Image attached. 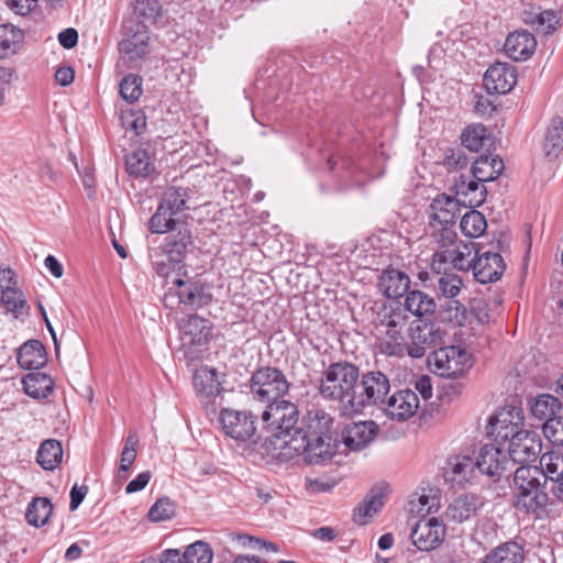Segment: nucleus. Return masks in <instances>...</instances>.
<instances>
[{
	"label": "nucleus",
	"instance_id": "nucleus-1",
	"mask_svg": "<svg viewBox=\"0 0 563 563\" xmlns=\"http://www.w3.org/2000/svg\"><path fill=\"white\" fill-rule=\"evenodd\" d=\"M523 415L519 408L505 407L488 423V434L506 446L509 464L528 465L541 452V440L536 432L525 430Z\"/></svg>",
	"mask_w": 563,
	"mask_h": 563
},
{
	"label": "nucleus",
	"instance_id": "nucleus-2",
	"mask_svg": "<svg viewBox=\"0 0 563 563\" xmlns=\"http://www.w3.org/2000/svg\"><path fill=\"white\" fill-rule=\"evenodd\" d=\"M360 369L356 365L340 361L330 364L322 373L319 393L327 399L336 401L344 415H353Z\"/></svg>",
	"mask_w": 563,
	"mask_h": 563
},
{
	"label": "nucleus",
	"instance_id": "nucleus-3",
	"mask_svg": "<svg viewBox=\"0 0 563 563\" xmlns=\"http://www.w3.org/2000/svg\"><path fill=\"white\" fill-rule=\"evenodd\" d=\"M265 429L275 438L283 439L286 446H290L292 438L300 431L299 410L288 400L275 401L266 406L262 415Z\"/></svg>",
	"mask_w": 563,
	"mask_h": 563
},
{
	"label": "nucleus",
	"instance_id": "nucleus-4",
	"mask_svg": "<svg viewBox=\"0 0 563 563\" xmlns=\"http://www.w3.org/2000/svg\"><path fill=\"white\" fill-rule=\"evenodd\" d=\"M460 200L445 194L437 195L429 206V234L434 242L451 243L456 238L455 223L461 211Z\"/></svg>",
	"mask_w": 563,
	"mask_h": 563
},
{
	"label": "nucleus",
	"instance_id": "nucleus-5",
	"mask_svg": "<svg viewBox=\"0 0 563 563\" xmlns=\"http://www.w3.org/2000/svg\"><path fill=\"white\" fill-rule=\"evenodd\" d=\"M288 389L289 383L285 374L275 367H261L252 374L250 379L253 399L267 405L283 400L282 397Z\"/></svg>",
	"mask_w": 563,
	"mask_h": 563
},
{
	"label": "nucleus",
	"instance_id": "nucleus-6",
	"mask_svg": "<svg viewBox=\"0 0 563 563\" xmlns=\"http://www.w3.org/2000/svg\"><path fill=\"white\" fill-rule=\"evenodd\" d=\"M409 317L401 307L390 308L380 319L385 336L380 339V351L389 356L401 355L405 351V332L408 333Z\"/></svg>",
	"mask_w": 563,
	"mask_h": 563
},
{
	"label": "nucleus",
	"instance_id": "nucleus-7",
	"mask_svg": "<svg viewBox=\"0 0 563 563\" xmlns=\"http://www.w3.org/2000/svg\"><path fill=\"white\" fill-rule=\"evenodd\" d=\"M121 59L125 64H136L151 52V36L144 22L129 19L123 22V38L119 43Z\"/></svg>",
	"mask_w": 563,
	"mask_h": 563
},
{
	"label": "nucleus",
	"instance_id": "nucleus-8",
	"mask_svg": "<svg viewBox=\"0 0 563 563\" xmlns=\"http://www.w3.org/2000/svg\"><path fill=\"white\" fill-rule=\"evenodd\" d=\"M389 390L390 382L386 374L380 371L364 373L357 383L353 415L362 412L366 407L376 406L382 408Z\"/></svg>",
	"mask_w": 563,
	"mask_h": 563
},
{
	"label": "nucleus",
	"instance_id": "nucleus-9",
	"mask_svg": "<svg viewBox=\"0 0 563 563\" xmlns=\"http://www.w3.org/2000/svg\"><path fill=\"white\" fill-rule=\"evenodd\" d=\"M439 250L434 252L431 262L433 272L441 274L452 266L457 271H468L471 268V257L475 251L473 242L457 241V236L451 243L435 242Z\"/></svg>",
	"mask_w": 563,
	"mask_h": 563
},
{
	"label": "nucleus",
	"instance_id": "nucleus-10",
	"mask_svg": "<svg viewBox=\"0 0 563 563\" xmlns=\"http://www.w3.org/2000/svg\"><path fill=\"white\" fill-rule=\"evenodd\" d=\"M445 332L441 327L429 320H412L408 328L410 342L405 345L409 356L422 357L429 349L443 343Z\"/></svg>",
	"mask_w": 563,
	"mask_h": 563
},
{
	"label": "nucleus",
	"instance_id": "nucleus-11",
	"mask_svg": "<svg viewBox=\"0 0 563 563\" xmlns=\"http://www.w3.org/2000/svg\"><path fill=\"white\" fill-rule=\"evenodd\" d=\"M439 376L453 378L464 375L472 367L471 354L466 349L449 345L435 350L429 357Z\"/></svg>",
	"mask_w": 563,
	"mask_h": 563
},
{
	"label": "nucleus",
	"instance_id": "nucleus-12",
	"mask_svg": "<svg viewBox=\"0 0 563 563\" xmlns=\"http://www.w3.org/2000/svg\"><path fill=\"white\" fill-rule=\"evenodd\" d=\"M289 449L302 454L308 464H324L332 459L339 449L338 439L334 435L318 438H292Z\"/></svg>",
	"mask_w": 563,
	"mask_h": 563
},
{
	"label": "nucleus",
	"instance_id": "nucleus-13",
	"mask_svg": "<svg viewBox=\"0 0 563 563\" xmlns=\"http://www.w3.org/2000/svg\"><path fill=\"white\" fill-rule=\"evenodd\" d=\"M446 529L443 521L435 517L419 519L411 529L412 544L420 551H431L444 540Z\"/></svg>",
	"mask_w": 563,
	"mask_h": 563
},
{
	"label": "nucleus",
	"instance_id": "nucleus-14",
	"mask_svg": "<svg viewBox=\"0 0 563 563\" xmlns=\"http://www.w3.org/2000/svg\"><path fill=\"white\" fill-rule=\"evenodd\" d=\"M478 474L498 481L509 466V459L504 444H485L481 448L476 460Z\"/></svg>",
	"mask_w": 563,
	"mask_h": 563
},
{
	"label": "nucleus",
	"instance_id": "nucleus-15",
	"mask_svg": "<svg viewBox=\"0 0 563 563\" xmlns=\"http://www.w3.org/2000/svg\"><path fill=\"white\" fill-rule=\"evenodd\" d=\"M484 505V498L475 493L460 494L449 503L443 514L444 520L449 523H464L477 517Z\"/></svg>",
	"mask_w": 563,
	"mask_h": 563
},
{
	"label": "nucleus",
	"instance_id": "nucleus-16",
	"mask_svg": "<svg viewBox=\"0 0 563 563\" xmlns=\"http://www.w3.org/2000/svg\"><path fill=\"white\" fill-rule=\"evenodd\" d=\"M420 400L415 390L409 388L399 389L387 397L382 406L384 413L395 421H407L416 415Z\"/></svg>",
	"mask_w": 563,
	"mask_h": 563
},
{
	"label": "nucleus",
	"instance_id": "nucleus-17",
	"mask_svg": "<svg viewBox=\"0 0 563 563\" xmlns=\"http://www.w3.org/2000/svg\"><path fill=\"white\" fill-rule=\"evenodd\" d=\"M220 423L224 433L236 440H250L255 433V417L251 412L223 409L220 412Z\"/></svg>",
	"mask_w": 563,
	"mask_h": 563
},
{
	"label": "nucleus",
	"instance_id": "nucleus-18",
	"mask_svg": "<svg viewBox=\"0 0 563 563\" xmlns=\"http://www.w3.org/2000/svg\"><path fill=\"white\" fill-rule=\"evenodd\" d=\"M475 257H471V268L475 279L481 284L498 280L505 272L506 265L500 254L485 252L479 254L475 249Z\"/></svg>",
	"mask_w": 563,
	"mask_h": 563
},
{
	"label": "nucleus",
	"instance_id": "nucleus-19",
	"mask_svg": "<svg viewBox=\"0 0 563 563\" xmlns=\"http://www.w3.org/2000/svg\"><path fill=\"white\" fill-rule=\"evenodd\" d=\"M517 82L516 68L508 63H495L484 75V86L489 93L505 95Z\"/></svg>",
	"mask_w": 563,
	"mask_h": 563
},
{
	"label": "nucleus",
	"instance_id": "nucleus-20",
	"mask_svg": "<svg viewBox=\"0 0 563 563\" xmlns=\"http://www.w3.org/2000/svg\"><path fill=\"white\" fill-rule=\"evenodd\" d=\"M477 467L473 457L457 454L448 457L444 467V478L456 485L473 482L477 477Z\"/></svg>",
	"mask_w": 563,
	"mask_h": 563
},
{
	"label": "nucleus",
	"instance_id": "nucleus-21",
	"mask_svg": "<svg viewBox=\"0 0 563 563\" xmlns=\"http://www.w3.org/2000/svg\"><path fill=\"white\" fill-rule=\"evenodd\" d=\"M183 345L207 344L212 335V327L209 320L197 314L189 316L179 325Z\"/></svg>",
	"mask_w": 563,
	"mask_h": 563
},
{
	"label": "nucleus",
	"instance_id": "nucleus-22",
	"mask_svg": "<svg viewBox=\"0 0 563 563\" xmlns=\"http://www.w3.org/2000/svg\"><path fill=\"white\" fill-rule=\"evenodd\" d=\"M377 426L374 421H361L347 426L342 432V443L350 451H361L376 437Z\"/></svg>",
	"mask_w": 563,
	"mask_h": 563
},
{
	"label": "nucleus",
	"instance_id": "nucleus-23",
	"mask_svg": "<svg viewBox=\"0 0 563 563\" xmlns=\"http://www.w3.org/2000/svg\"><path fill=\"white\" fill-rule=\"evenodd\" d=\"M1 303L9 312L18 313L25 306V297L16 287L14 273L11 268L0 267Z\"/></svg>",
	"mask_w": 563,
	"mask_h": 563
},
{
	"label": "nucleus",
	"instance_id": "nucleus-24",
	"mask_svg": "<svg viewBox=\"0 0 563 563\" xmlns=\"http://www.w3.org/2000/svg\"><path fill=\"white\" fill-rule=\"evenodd\" d=\"M454 188L456 195L454 198L460 200V205L464 207H478L485 201L486 188L476 178L470 179L467 176L461 175L455 181Z\"/></svg>",
	"mask_w": 563,
	"mask_h": 563
},
{
	"label": "nucleus",
	"instance_id": "nucleus-25",
	"mask_svg": "<svg viewBox=\"0 0 563 563\" xmlns=\"http://www.w3.org/2000/svg\"><path fill=\"white\" fill-rule=\"evenodd\" d=\"M333 419L323 410H311L308 412L305 422L300 423L298 438H318L334 435L332 431Z\"/></svg>",
	"mask_w": 563,
	"mask_h": 563
},
{
	"label": "nucleus",
	"instance_id": "nucleus-26",
	"mask_svg": "<svg viewBox=\"0 0 563 563\" xmlns=\"http://www.w3.org/2000/svg\"><path fill=\"white\" fill-rule=\"evenodd\" d=\"M191 246L192 235L190 230L186 227H180L178 230L170 231L157 247L167 253V255L184 262Z\"/></svg>",
	"mask_w": 563,
	"mask_h": 563
},
{
	"label": "nucleus",
	"instance_id": "nucleus-27",
	"mask_svg": "<svg viewBox=\"0 0 563 563\" xmlns=\"http://www.w3.org/2000/svg\"><path fill=\"white\" fill-rule=\"evenodd\" d=\"M150 260L155 273L165 278L169 284H172L175 277H180V273L185 268L184 262L167 255V253L158 247L150 249Z\"/></svg>",
	"mask_w": 563,
	"mask_h": 563
},
{
	"label": "nucleus",
	"instance_id": "nucleus-28",
	"mask_svg": "<svg viewBox=\"0 0 563 563\" xmlns=\"http://www.w3.org/2000/svg\"><path fill=\"white\" fill-rule=\"evenodd\" d=\"M548 494L543 486H534V490L515 494V507L518 511L531 514L540 518L547 511Z\"/></svg>",
	"mask_w": 563,
	"mask_h": 563
},
{
	"label": "nucleus",
	"instance_id": "nucleus-29",
	"mask_svg": "<svg viewBox=\"0 0 563 563\" xmlns=\"http://www.w3.org/2000/svg\"><path fill=\"white\" fill-rule=\"evenodd\" d=\"M536 38L528 31H516L510 33L505 42V52L514 60H525L536 49Z\"/></svg>",
	"mask_w": 563,
	"mask_h": 563
},
{
	"label": "nucleus",
	"instance_id": "nucleus-30",
	"mask_svg": "<svg viewBox=\"0 0 563 563\" xmlns=\"http://www.w3.org/2000/svg\"><path fill=\"white\" fill-rule=\"evenodd\" d=\"M173 286L178 288L177 296L179 302L192 308H200L211 302V294L205 291L203 287L197 283H186L181 277H175Z\"/></svg>",
	"mask_w": 563,
	"mask_h": 563
},
{
	"label": "nucleus",
	"instance_id": "nucleus-31",
	"mask_svg": "<svg viewBox=\"0 0 563 563\" xmlns=\"http://www.w3.org/2000/svg\"><path fill=\"white\" fill-rule=\"evenodd\" d=\"M404 302L405 312L417 317L416 320H427L429 316L435 312L437 303L432 296L422 290L407 291Z\"/></svg>",
	"mask_w": 563,
	"mask_h": 563
},
{
	"label": "nucleus",
	"instance_id": "nucleus-32",
	"mask_svg": "<svg viewBox=\"0 0 563 563\" xmlns=\"http://www.w3.org/2000/svg\"><path fill=\"white\" fill-rule=\"evenodd\" d=\"M409 287V276L398 269H386L379 276L378 288L387 298L402 297Z\"/></svg>",
	"mask_w": 563,
	"mask_h": 563
},
{
	"label": "nucleus",
	"instance_id": "nucleus-33",
	"mask_svg": "<svg viewBox=\"0 0 563 563\" xmlns=\"http://www.w3.org/2000/svg\"><path fill=\"white\" fill-rule=\"evenodd\" d=\"M523 561L522 545L508 541L489 551L478 563H523Z\"/></svg>",
	"mask_w": 563,
	"mask_h": 563
},
{
	"label": "nucleus",
	"instance_id": "nucleus-34",
	"mask_svg": "<svg viewBox=\"0 0 563 563\" xmlns=\"http://www.w3.org/2000/svg\"><path fill=\"white\" fill-rule=\"evenodd\" d=\"M16 360L24 369H38L46 363V352L40 341L30 340L20 346Z\"/></svg>",
	"mask_w": 563,
	"mask_h": 563
},
{
	"label": "nucleus",
	"instance_id": "nucleus-35",
	"mask_svg": "<svg viewBox=\"0 0 563 563\" xmlns=\"http://www.w3.org/2000/svg\"><path fill=\"white\" fill-rule=\"evenodd\" d=\"M504 169V162L498 156L482 155L472 166V175L481 183L495 180Z\"/></svg>",
	"mask_w": 563,
	"mask_h": 563
},
{
	"label": "nucleus",
	"instance_id": "nucleus-36",
	"mask_svg": "<svg viewBox=\"0 0 563 563\" xmlns=\"http://www.w3.org/2000/svg\"><path fill=\"white\" fill-rule=\"evenodd\" d=\"M24 40V33L12 24L0 25V59L15 55Z\"/></svg>",
	"mask_w": 563,
	"mask_h": 563
},
{
	"label": "nucleus",
	"instance_id": "nucleus-37",
	"mask_svg": "<svg viewBox=\"0 0 563 563\" xmlns=\"http://www.w3.org/2000/svg\"><path fill=\"white\" fill-rule=\"evenodd\" d=\"M26 395L35 399L47 398L53 391V382L42 373H30L22 379Z\"/></svg>",
	"mask_w": 563,
	"mask_h": 563
},
{
	"label": "nucleus",
	"instance_id": "nucleus-38",
	"mask_svg": "<svg viewBox=\"0 0 563 563\" xmlns=\"http://www.w3.org/2000/svg\"><path fill=\"white\" fill-rule=\"evenodd\" d=\"M126 172L134 177H148L155 172L152 157L145 150H136L126 156Z\"/></svg>",
	"mask_w": 563,
	"mask_h": 563
},
{
	"label": "nucleus",
	"instance_id": "nucleus-39",
	"mask_svg": "<svg viewBox=\"0 0 563 563\" xmlns=\"http://www.w3.org/2000/svg\"><path fill=\"white\" fill-rule=\"evenodd\" d=\"M62 459V444L54 439L45 440L37 451L36 461L44 470H55L60 464Z\"/></svg>",
	"mask_w": 563,
	"mask_h": 563
},
{
	"label": "nucleus",
	"instance_id": "nucleus-40",
	"mask_svg": "<svg viewBox=\"0 0 563 563\" xmlns=\"http://www.w3.org/2000/svg\"><path fill=\"white\" fill-rule=\"evenodd\" d=\"M178 214L159 202L155 213L148 220V229L152 233L164 234L176 230Z\"/></svg>",
	"mask_w": 563,
	"mask_h": 563
},
{
	"label": "nucleus",
	"instance_id": "nucleus-41",
	"mask_svg": "<svg viewBox=\"0 0 563 563\" xmlns=\"http://www.w3.org/2000/svg\"><path fill=\"white\" fill-rule=\"evenodd\" d=\"M561 408L560 400L550 395L542 394L533 399L530 406V411L533 418L539 421L548 422L550 419H554L556 411Z\"/></svg>",
	"mask_w": 563,
	"mask_h": 563
},
{
	"label": "nucleus",
	"instance_id": "nucleus-42",
	"mask_svg": "<svg viewBox=\"0 0 563 563\" xmlns=\"http://www.w3.org/2000/svg\"><path fill=\"white\" fill-rule=\"evenodd\" d=\"M53 505L46 497H35L26 509V520L33 527H43L49 519Z\"/></svg>",
	"mask_w": 563,
	"mask_h": 563
},
{
	"label": "nucleus",
	"instance_id": "nucleus-43",
	"mask_svg": "<svg viewBox=\"0 0 563 563\" xmlns=\"http://www.w3.org/2000/svg\"><path fill=\"white\" fill-rule=\"evenodd\" d=\"M540 477L541 473L537 466L521 465L518 467L514 474L516 494L534 490V486H542Z\"/></svg>",
	"mask_w": 563,
	"mask_h": 563
},
{
	"label": "nucleus",
	"instance_id": "nucleus-44",
	"mask_svg": "<svg viewBox=\"0 0 563 563\" xmlns=\"http://www.w3.org/2000/svg\"><path fill=\"white\" fill-rule=\"evenodd\" d=\"M541 477L544 478V483L550 479L552 482L559 481L563 477V454L558 452H547L540 457Z\"/></svg>",
	"mask_w": 563,
	"mask_h": 563
},
{
	"label": "nucleus",
	"instance_id": "nucleus-45",
	"mask_svg": "<svg viewBox=\"0 0 563 563\" xmlns=\"http://www.w3.org/2000/svg\"><path fill=\"white\" fill-rule=\"evenodd\" d=\"M194 385L197 391L206 397H212L220 393V383L214 369H198L194 375Z\"/></svg>",
	"mask_w": 563,
	"mask_h": 563
},
{
	"label": "nucleus",
	"instance_id": "nucleus-46",
	"mask_svg": "<svg viewBox=\"0 0 563 563\" xmlns=\"http://www.w3.org/2000/svg\"><path fill=\"white\" fill-rule=\"evenodd\" d=\"M463 287L462 277L453 272L442 271V275L438 278L437 291L441 297L455 299Z\"/></svg>",
	"mask_w": 563,
	"mask_h": 563
},
{
	"label": "nucleus",
	"instance_id": "nucleus-47",
	"mask_svg": "<svg viewBox=\"0 0 563 563\" xmlns=\"http://www.w3.org/2000/svg\"><path fill=\"white\" fill-rule=\"evenodd\" d=\"M487 137L488 131L482 123L467 125L461 134L462 144L471 152H478Z\"/></svg>",
	"mask_w": 563,
	"mask_h": 563
},
{
	"label": "nucleus",
	"instance_id": "nucleus-48",
	"mask_svg": "<svg viewBox=\"0 0 563 563\" xmlns=\"http://www.w3.org/2000/svg\"><path fill=\"white\" fill-rule=\"evenodd\" d=\"M460 228L464 235L478 238L486 231L487 222L483 213L470 210L462 217Z\"/></svg>",
	"mask_w": 563,
	"mask_h": 563
},
{
	"label": "nucleus",
	"instance_id": "nucleus-49",
	"mask_svg": "<svg viewBox=\"0 0 563 563\" xmlns=\"http://www.w3.org/2000/svg\"><path fill=\"white\" fill-rule=\"evenodd\" d=\"M188 198V188L173 186L164 191L161 198V203L178 214L187 208L186 203Z\"/></svg>",
	"mask_w": 563,
	"mask_h": 563
},
{
	"label": "nucleus",
	"instance_id": "nucleus-50",
	"mask_svg": "<svg viewBox=\"0 0 563 563\" xmlns=\"http://www.w3.org/2000/svg\"><path fill=\"white\" fill-rule=\"evenodd\" d=\"M545 151L548 156H556L563 148V119L553 118L545 136Z\"/></svg>",
	"mask_w": 563,
	"mask_h": 563
},
{
	"label": "nucleus",
	"instance_id": "nucleus-51",
	"mask_svg": "<svg viewBox=\"0 0 563 563\" xmlns=\"http://www.w3.org/2000/svg\"><path fill=\"white\" fill-rule=\"evenodd\" d=\"M139 439L136 433L131 432L124 442L123 450L121 452L120 465L118 474L120 477H126V473L134 463L137 453Z\"/></svg>",
	"mask_w": 563,
	"mask_h": 563
},
{
	"label": "nucleus",
	"instance_id": "nucleus-52",
	"mask_svg": "<svg viewBox=\"0 0 563 563\" xmlns=\"http://www.w3.org/2000/svg\"><path fill=\"white\" fill-rule=\"evenodd\" d=\"M383 507L382 494H373L366 498L357 509L354 511V521L360 525H365L367 518L376 515Z\"/></svg>",
	"mask_w": 563,
	"mask_h": 563
},
{
	"label": "nucleus",
	"instance_id": "nucleus-53",
	"mask_svg": "<svg viewBox=\"0 0 563 563\" xmlns=\"http://www.w3.org/2000/svg\"><path fill=\"white\" fill-rule=\"evenodd\" d=\"M119 92L122 99L129 103H133L134 101L139 100L143 92L142 78L133 74L126 75L120 81Z\"/></svg>",
	"mask_w": 563,
	"mask_h": 563
},
{
	"label": "nucleus",
	"instance_id": "nucleus-54",
	"mask_svg": "<svg viewBox=\"0 0 563 563\" xmlns=\"http://www.w3.org/2000/svg\"><path fill=\"white\" fill-rule=\"evenodd\" d=\"M185 563H211L213 553L208 543L196 541L184 551Z\"/></svg>",
	"mask_w": 563,
	"mask_h": 563
},
{
	"label": "nucleus",
	"instance_id": "nucleus-55",
	"mask_svg": "<svg viewBox=\"0 0 563 563\" xmlns=\"http://www.w3.org/2000/svg\"><path fill=\"white\" fill-rule=\"evenodd\" d=\"M174 515L175 505L168 497L157 499L148 511V518L154 522L165 521L170 519Z\"/></svg>",
	"mask_w": 563,
	"mask_h": 563
},
{
	"label": "nucleus",
	"instance_id": "nucleus-56",
	"mask_svg": "<svg viewBox=\"0 0 563 563\" xmlns=\"http://www.w3.org/2000/svg\"><path fill=\"white\" fill-rule=\"evenodd\" d=\"M441 163L449 172H455L465 168L468 165V158L461 148H448L443 153Z\"/></svg>",
	"mask_w": 563,
	"mask_h": 563
},
{
	"label": "nucleus",
	"instance_id": "nucleus-57",
	"mask_svg": "<svg viewBox=\"0 0 563 563\" xmlns=\"http://www.w3.org/2000/svg\"><path fill=\"white\" fill-rule=\"evenodd\" d=\"M442 312L443 320L454 325H463L467 319L466 308L459 300L451 299Z\"/></svg>",
	"mask_w": 563,
	"mask_h": 563
},
{
	"label": "nucleus",
	"instance_id": "nucleus-58",
	"mask_svg": "<svg viewBox=\"0 0 563 563\" xmlns=\"http://www.w3.org/2000/svg\"><path fill=\"white\" fill-rule=\"evenodd\" d=\"M542 430L544 437L550 442L563 446V416H558L548 422H543Z\"/></svg>",
	"mask_w": 563,
	"mask_h": 563
},
{
	"label": "nucleus",
	"instance_id": "nucleus-59",
	"mask_svg": "<svg viewBox=\"0 0 563 563\" xmlns=\"http://www.w3.org/2000/svg\"><path fill=\"white\" fill-rule=\"evenodd\" d=\"M121 123L126 131H132L136 135L143 133L146 129V118L141 112L128 111L122 113Z\"/></svg>",
	"mask_w": 563,
	"mask_h": 563
},
{
	"label": "nucleus",
	"instance_id": "nucleus-60",
	"mask_svg": "<svg viewBox=\"0 0 563 563\" xmlns=\"http://www.w3.org/2000/svg\"><path fill=\"white\" fill-rule=\"evenodd\" d=\"M336 485V481L325 477H306V487L311 493H327Z\"/></svg>",
	"mask_w": 563,
	"mask_h": 563
},
{
	"label": "nucleus",
	"instance_id": "nucleus-61",
	"mask_svg": "<svg viewBox=\"0 0 563 563\" xmlns=\"http://www.w3.org/2000/svg\"><path fill=\"white\" fill-rule=\"evenodd\" d=\"M135 11L147 19H153L159 11V3L156 0H137Z\"/></svg>",
	"mask_w": 563,
	"mask_h": 563
},
{
	"label": "nucleus",
	"instance_id": "nucleus-62",
	"mask_svg": "<svg viewBox=\"0 0 563 563\" xmlns=\"http://www.w3.org/2000/svg\"><path fill=\"white\" fill-rule=\"evenodd\" d=\"M38 0H8V5L16 14L26 15L36 8Z\"/></svg>",
	"mask_w": 563,
	"mask_h": 563
},
{
	"label": "nucleus",
	"instance_id": "nucleus-63",
	"mask_svg": "<svg viewBox=\"0 0 563 563\" xmlns=\"http://www.w3.org/2000/svg\"><path fill=\"white\" fill-rule=\"evenodd\" d=\"M151 473L148 471L140 473L134 479H132L125 487L126 494H133L142 490L150 482Z\"/></svg>",
	"mask_w": 563,
	"mask_h": 563
},
{
	"label": "nucleus",
	"instance_id": "nucleus-64",
	"mask_svg": "<svg viewBox=\"0 0 563 563\" xmlns=\"http://www.w3.org/2000/svg\"><path fill=\"white\" fill-rule=\"evenodd\" d=\"M59 44L65 48H73L78 42V33L75 29H66L58 34Z\"/></svg>",
	"mask_w": 563,
	"mask_h": 563
}]
</instances>
